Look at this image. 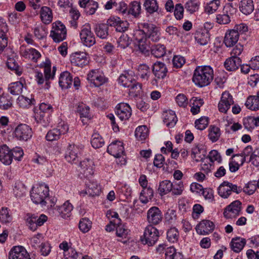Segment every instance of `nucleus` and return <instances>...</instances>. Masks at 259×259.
<instances>
[{
    "label": "nucleus",
    "mask_w": 259,
    "mask_h": 259,
    "mask_svg": "<svg viewBox=\"0 0 259 259\" xmlns=\"http://www.w3.org/2000/svg\"><path fill=\"white\" fill-rule=\"evenodd\" d=\"M133 36L139 49L141 53L146 54L151 48L152 55L156 58L163 57L165 53L164 45L157 44L150 47V41L157 42L160 38L159 28L152 23H141L138 24V28L136 29Z\"/></svg>",
    "instance_id": "1"
},
{
    "label": "nucleus",
    "mask_w": 259,
    "mask_h": 259,
    "mask_svg": "<svg viewBox=\"0 0 259 259\" xmlns=\"http://www.w3.org/2000/svg\"><path fill=\"white\" fill-rule=\"evenodd\" d=\"M213 78V70L210 66H197L194 71L192 80L199 87L209 85Z\"/></svg>",
    "instance_id": "2"
},
{
    "label": "nucleus",
    "mask_w": 259,
    "mask_h": 259,
    "mask_svg": "<svg viewBox=\"0 0 259 259\" xmlns=\"http://www.w3.org/2000/svg\"><path fill=\"white\" fill-rule=\"evenodd\" d=\"M118 83L124 88H127L129 94L133 96H137L141 92L142 85L133 77L132 74L125 72L121 74L118 79Z\"/></svg>",
    "instance_id": "3"
},
{
    "label": "nucleus",
    "mask_w": 259,
    "mask_h": 259,
    "mask_svg": "<svg viewBox=\"0 0 259 259\" xmlns=\"http://www.w3.org/2000/svg\"><path fill=\"white\" fill-rule=\"evenodd\" d=\"M49 194V187L45 184L37 185L30 192V197L33 203L45 205Z\"/></svg>",
    "instance_id": "4"
},
{
    "label": "nucleus",
    "mask_w": 259,
    "mask_h": 259,
    "mask_svg": "<svg viewBox=\"0 0 259 259\" xmlns=\"http://www.w3.org/2000/svg\"><path fill=\"white\" fill-rule=\"evenodd\" d=\"M81 42L85 47L90 48L96 44L95 35L91 30L90 24L86 23L83 25L79 33Z\"/></svg>",
    "instance_id": "5"
},
{
    "label": "nucleus",
    "mask_w": 259,
    "mask_h": 259,
    "mask_svg": "<svg viewBox=\"0 0 259 259\" xmlns=\"http://www.w3.org/2000/svg\"><path fill=\"white\" fill-rule=\"evenodd\" d=\"M159 231L152 225H148L145 229L144 234L141 237V241L143 244L149 246L154 245L159 238Z\"/></svg>",
    "instance_id": "6"
},
{
    "label": "nucleus",
    "mask_w": 259,
    "mask_h": 259,
    "mask_svg": "<svg viewBox=\"0 0 259 259\" xmlns=\"http://www.w3.org/2000/svg\"><path fill=\"white\" fill-rule=\"evenodd\" d=\"M67 30L65 26L60 21L52 24L50 36L55 42H60L66 38Z\"/></svg>",
    "instance_id": "7"
},
{
    "label": "nucleus",
    "mask_w": 259,
    "mask_h": 259,
    "mask_svg": "<svg viewBox=\"0 0 259 259\" xmlns=\"http://www.w3.org/2000/svg\"><path fill=\"white\" fill-rule=\"evenodd\" d=\"M87 79L92 87H99L107 81L103 72L99 69H93L87 75Z\"/></svg>",
    "instance_id": "8"
},
{
    "label": "nucleus",
    "mask_w": 259,
    "mask_h": 259,
    "mask_svg": "<svg viewBox=\"0 0 259 259\" xmlns=\"http://www.w3.org/2000/svg\"><path fill=\"white\" fill-rule=\"evenodd\" d=\"M83 148L84 146L82 144L69 143L65 153V158L66 160L70 163H75L78 155L81 153Z\"/></svg>",
    "instance_id": "9"
},
{
    "label": "nucleus",
    "mask_w": 259,
    "mask_h": 259,
    "mask_svg": "<svg viewBox=\"0 0 259 259\" xmlns=\"http://www.w3.org/2000/svg\"><path fill=\"white\" fill-rule=\"evenodd\" d=\"M15 137L19 141H27L32 136L31 128L26 124H20L15 129Z\"/></svg>",
    "instance_id": "10"
},
{
    "label": "nucleus",
    "mask_w": 259,
    "mask_h": 259,
    "mask_svg": "<svg viewBox=\"0 0 259 259\" xmlns=\"http://www.w3.org/2000/svg\"><path fill=\"white\" fill-rule=\"evenodd\" d=\"M241 210V202L235 200L224 209L223 215L227 219L235 218L239 215Z\"/></svg>",
    "instance_id": "11"
},
{
    "label": "nucleus",
    "mask_w": 259,
    "mask_h": 259,
    "mask_svg": "<svg viewBox=\"0 0 259 259\" xmlns=\"http://www.w3.org/2000/svg\"><path fill=\"white\" fill-rule=\"evenodd\" d=\"M9 259H31L29 253L22 246H15L9 252Z\"/></svg>",
    "instance_id": "12"
},
{
    "label": "nucleus",
    "mask_w": 259,
    "mask_h": 259,
    "mask_svg": "<svg viewBox=\"0 0 259 259\" xmlns=\"http://www.w3.org/2000/svg\"><path fill=\"white\" fill-rule=\"evenodd\" d=\"M72 64L79 67H83L89 63V58L85 52H75L70 57Z\"/></svg>",
    "instance_id": "13"
},
{
    "label": "nucleus",
    "mask_w": 259,
    "mask_h": 259,
    "mask_svg": "<svg viewBox=\"0 0 259 259\" xmlns=\"http://www.w3.org/2000/svg\"><path fill=\"white\" fill-rule=\"evenodd\" d=\"M94 162L92 159L85 158L80 162L79 170L84 177L89 178L94 174Z\"/></svg>",
    "instance_id": "14"
},
{
    "label": "nucleus",
    "mask_w": 259,
    "mask_h": 259,
    "mask_svg": "<svg viewBox=\"0 0 259 259\" xmlns=\"http://www.w3.org/2000/svg\"><path fill=\"white\" fill-rule=\"evenodd\" d=\"M132 112L130 106L125 103L118 104L115 109L116 114L121 120L128 119L132 115Z\"/></svg>",
    "instance_id": "15"
},
{
    "label": "nucleus",
    "mask_w": 259,
    "mask_h": 259,
    "mask_svg": "<svg viewBox=\"0 0 259 259\" xmlns=\"http://www.w3.org/2000/svg\"><path fill=\"white\" fill-rule=\"evenodd\" d=\"M233 103L232 95L229 92H225L222 94L221 100L218 104L219 110L221 112L226 113Z\"/></svg>",
    "instance_id": "16"
},
{
    "label": "nucleus",
    "mask_w": 259,
    "mask_h": 259,
    "mask_svg": "<svg viewBox=\"0 0 259 259\" xmlns=\"http://www.w3.org/2000/svg\"><path fill=\"white\" fill-rule=\"evenodd\" d=\"M40 67L44 68V74L46 78V89H49L50 88V79H54L55 72L56 71V67L54 66L53 70L51 71V63L49 59H46L45 62L40 64Z\"/></svg>",
    "instance_id": "17"
},
{
    "label": "nucleus",
    "mask_w": 259,
    "mask_h": 259,
    "mask_svg": "<svg viewBox=\"0 0 259 259\" xmlns=\"http://www.w3.org/2000/svg\"><path fill=\"white\" fill-rule=\"evenodd\" d=\"M147 217V221L150 224L157 225L162 221V212L157 207L153 206L148 210Z\"/></svg>",
    "instance_id": "18"
},
{
    "label": "nucleus",
    "mask_w": 259,
    "mask_h": 259,
    "mask_svg": "<svg viewBox=\"0 0 259 259\" xmlns=\"http://www.w3.org/2000/svg\"><path fill=\"white\" fill-rule=\"evenodd\" d=\"M107 151L115 157H120L124 152L123 143L120 141L113 142L108 146Z\"/></svg>",
    "instance_id": "19"
},
{
    "label": "nucleus",
    "mask_w": 259,
    "mask_h": 259,
    "mask_svg": "<svg viewBox=\"0 0 259 259\" xmlns=\"http://www.w3.org/2000/svg\"><path fill=\"white\" fill-rule=\"evenodd\" d=\"M107 22L108 23L109 26L114 27L117 31L121 32L125 31L128 25L126 21H121L119 17L110 18Z\"/></svg>",
    "instance_id": "20"
},
{
    "label": "nucleus",
    "mask_w": 259,
    "mask_h": 259,
    "mask_svg": "<svg viewBox=\"0 0 259 259\" xmlns=\"http://www.w3.org/2000/svg\"><path fill=\"white\" fill-rule=\"evenodd\" d=\"M152 72L156 77L163 79L166 76L167 69L163 63L157 61L153 65Z\"/></svg>",
    "instance_id": "21"
},
{
    "label": "nucleus",
    "mask_w": 259,
    "mask_h": 259,
    "mask_svg": "<svg viewBox=\"0 0 259 259\" xmlns=\"http://www.w3.org/2000/svg\"><path fill=\"white\" fill-rule=\"evenodd\" d=\"M162 118L164 123L170 128L174 127L178 121L175 112L171 110L163 112Z\"/></svg>",
    "instance_id": "22"
},
{
    "label": "nucleus",
    "mask_w": 259,
    "mask_h": 259,
    "mask_svg": "<svg viewBox=\"0 0 259 259\" xmlns=\"http://www.w3.org/2000/svg\"><path fill=\"white\" fill-rule=\"evenodd\" d=\"M0 161L7 165L12 162L11 149L6 145L0 147Z\"/></svg>",
    "instance_id": "23"
},
{
    "label": "nucleus",
    "mask_w": 259,
    "mask_h": 259,
    "mask_svg": "<svg viewBox=\"0 0 259 259\" xmlns=\"http://www.w3.org/2000/svg\"><path fill=\"white\" fill-rule=\"evenodd\" d=\"M239 37V36L237 32L230 29L226 32L224 42L227 47H231L237 42Z\"/></svg>",
    "instance_id": "24"
},
{
    "label": "nucleus",
    "mask_w": 259,
    "mask_h": 259,
    "mask_svg": "<svg viewBox=\"0 0 259 259\" xmlns=\"http://www.w3.org/2000/svg\"><path fill=\"white\" fill-rule=\"evenodd\" d=\"M73 81V77L71 73L68 71H64L61 73L59 80V83L62 89H68L70 88Z\"/></svg>",
    "instance_id": "25"
},
{
    "label": "nucleus",
    "mask_w": 259,
    "mask_h": 259,
    "mask_svg": "<svg viewBox=\"0 0 259 259\" xmlns=\"http://www.w3.org/2000/svg\"><path fill=\"white\" fill-rule=\"evenodd\" d=\"M195 39L201 46L206 45L209 41V34L207 29L198 30L195 34Z\"/></svg>",
    "instance_id": "26"
},
{
    "label": "nucleus",
    "mask_w": 259,
    "mask_h": 259,
    "mask_svg": "<svg viewBox=\"0 0 259 259\" xmlns=\"http://www.w3.org/2000/svg\"><path fill=\"white\" fill-rule=\"evenodd\" d=\"M241 60L239 57H231L224 63L225 68L230 71H235L241 66Z\"/></svg>",
    "instance_id": "27"
},
{
    "label": "nucleus",
    "mask_w": 259,
    "mask_h": 259,
    "mask_svg": "<svg viewBox=\"0 0 259 259\" xmlns=\"http://www.w3.org/2000/svg\"><path fill=\"white\" fill-rule=\"evenodd\" d=\"M239 9L244 15L250 14L254 9L253 0H241L239 3Z\"/></svg>",
    "instance_id": "28"
},
{
    "label": "nucleus",
    "mask_w": 259,
    "mask_h": 259,
    "mask_svg": "<svg viewBox=\"0 0 259 259\" xmlns=\"http://www.w3.org/2000/svg\"><path fill=\"white\" fill-rule=\"evenodd\" d=\"M73 208V205L69 201H66L63 205L57 206L55 209H57L62 218H67L70 217Z\"/></svg>",
    "instance_id": "29"
},
{
    "label": "nucleus",
    "mask_w": 259,
    "mask_h": 259,
    "mask_svg": "<svg viewBox=\"0 0 259 259\" xmlns=\"http://www.w3.org/2000/svg\"><path fill=\"white\" fill-rule=\"evenodd\" d=\"M214 224L209 220H203L198 225L197 230H200L201 234L204 235L208 234L213 230Z\"/></svg>",
    "instance_id": "30"
},
{
    "label": "nucleus",
    "mask_w": 259,
    "mask_h": 259,
    "mask_svg": "<svg viewBox=\"0 0 259 259\" xmlns=\"http://www.w3.org/2000/svg\"><path fill=\"white\" fill-rule=\"evenodd\" d=\"M109 25L108 23L97 24L94 29L97 36L101 39L107 38L109 35Z\"/></svg>",
    "instance_id": "31"
},
{
    "label": "nucleus",
    "mask_w": 259,
    "mask_h": 259,
    "mask_svg": "<svg viewBox=\"0 0 259 259\" xmlns=\"http://www.w3.org/2000/svg\"><path fill=\"white\" fill-rule=\"evenodd\" d=\"M245 244V239L236 237L232 239L230 245L232 250L235 252L238 253L243 249Z\"/></svg>",
    "instance_id": "32"
},
{
    "label": "nucleus",
    "mask_w": 259,
    "mask_h": 259,
    "mask_svg": "<svg viewBox=\"0 0 259 259\" xmlns=\"http://www.w3.org/2000/svg\"><path fill=\"white\" fill-rule=\"evenodd\" d=\"M22 55L25 58L31 59L34 62H36L41 57L40 53L33 48L26 49L22 52Z\"/></svg>",
    "instance_id": "33"
},
{
    "label": "nucleus",
    "mask_w": 259,
    "mask_h": 259,
    "mask_svg": "<svg viewBox=\"0 0 259 259\" xmlns=\"http://www.w3.org/2000/svg\"><path fill=\"white\" fill-rule=\"evenodd\" d=\"M87 189L85 193L92 196L99 195L101 192L100 186L97 182H89L87 183Z\"/></svg>",
    "instance_id": "34"
},
{
    "label": "nucleus",
    "mask_w": 259,
    "mask_h": 259,
    "mask_svg": "<svg viewBox=\"0 0 259 259\" xmlns=\"http://www.w3.org/2000/svg\"><path fill=\"white\" fill-rule=\"evenodd\" d=\"M246 107L252 111L259 109V96H249L245 104Z\"/></svg>",
    "instance_id": "35"
},
{
    "label": "nucleus",
    "mask_w": 259,
    "mask_h": 259,
    "mask_svg": "<svg viewBox=\"0 0 259 259\" xmlns=\"http://www.w3.org/2000/svg\"><path fill=\"white\" fill-rule=\"evenodd\" d=\"M143 6L147 13L149 14L157 12L159 9V6L156 0H145Z\"/></svg>",
    "instance_id": "36"
},
{
    "label": "nucleus",
    "mask_w": 259,
    "mask_h": 259,
    "mask_svg": "<svg viewBox=\"0 0 259 259\" xmlns=\"http://www.w3.org/2000/svg\"><path fill=\"white\" fill-rule=\"evenodd\" d=\"M41 21L45 24L50 23L53 19V14L51 9L48 7H42L40 11Z\"/></svg>",
    "instance_id": "37"
},
{
    "label": "nucleus",
    "mask_w": 259,
    "mask_h": 259,
    "mask_svg": "<svg viewBox=\"0 0 259 259\" xmlns=\"http://www.w3.org/2000/svg\"><path fill=\"white\" fill-rule=\"evenodd\" d=\"M143 189L141 192L140 200L144 204L147 203L153 197V190L150 187L143 188Z\"/></svg>",
    "instance_id": "38"
},
{
    "label": "nucleus",
    "mask_w": 259,
    "mask_h": 259,
    "mask_svg": "<svg viewBox=\"0 0 259 259\" xmlns=\"http://www.w3.org/2000/svg\"><path fill=\"white\" fill-rule=\"evenodd\" d=\"M22 81L12 82L9 85L8 91L13 95H19L22 93L24 88Z\"/></svg>",
    "instance_id": "39"
},
{
    "label": "nucleus",
    "mask_w": 259,
    "mask_h": 259,
    "mask_svg": "<svg viewBox=\"0 0 259 259\" xmlns=\"http://www.w3.org/2000/svg\"><path fill=\"white\" fill-rule=\"evenodd\" d=\"M203 103V99L197 97H193L190 100L191 112L192 113L193 115L198 114L200 112V108Z\"/></svg>",
    "instance_id": "40"
},
{
    "label": "nucleus",
    "mask_w": 259,
    "mask_h": 259,
    "mask_svg": "<svg viewBox=\"0 0 259 259\" xmlns=\"http://www.w3.org/2000/svg\"><path fill=\"white\" fill-rule=\"evenodd\" d=\"M173 184L168 180H164L159 183L158 192L161 196L170 192L172 188Z\"/></svg>",
    "instance_id": "41"
},
{
    "label": "nucleus",
    "mask_w": 259,
    "mask_h": 259,
    "mask_svg": "<svg viewBox=\"0 0 259 259\" xmlns=\"http://www.w3.org/2000/svg\"><path fill=\"white\" fill-rule=\"evenodd\" d=\"M243 125L245 128L250 130L259 126V117L248 116L243 120Z\"/></svg>",
    "instance_id": "42"
},
{
    "label": "nucleus",
    "mask_w": 259,
    "mask_h": 259,
    "mask_svg": "<svg viewBox=\"0 0 259 259\" xmlns=\"http://www.w3.org/2000/svg\"><path fill=\"white\" fill-rule=\"evenodd\" d=\"M138 74L144 80H148L151 75L150 68L146 64H141L138 66Z\"/></svg>",
    "instance_id": "43"
},
{
    "label": "nucleus",
    "mask_w": 259,
    "mask_h": 259,
    "mask_svg": "<svg viewBox=\"0 0 259 259\" xmlns=\"http://www.w3.org/2000/svg\"><path fill=\"white\" fill-rule=\"evenodd\" d=\"M228 184V182L225 181L218 188V194L222 198H227L231 195L230 186Z\"/></svg>",
    "instance_id": "44"
},
{
    "label": "nucleus",
    "mask_w": 259,
    "mask_h": 259,
    "mask_svg": "<svg viewBox=\"0 0 259 259\" xmlns=\"http://www.w3.org/2000/svg\"><path fill=\"white\" fill-rule=\"evenodd\" d=\"M141 10L140 3L137 1H133L129 5L127 15L131 14L135 17H137L140 14Z\"/></svg>",
    "instance_id": "45"
},
{
    "label": "nucleus",
    "mask_w": 259,
    "mask_h": 259,
    "mask_svg": "<svg viewBox=\"0 0 259 259\" xmlns=\"http://www.w3.org/2000/svg\"><path fill=\"white\" fill-rule=\"evenodd\" d=\"M7 66L9 69L17 75L19 76L22 74V69L18 65L15 59L9 58L7 60Z\"/></svg>",
    "instance_id": "46"
},
{
    "label": "nucleus",
    "mask_w": 259,
    "mask_h": 259,
    "mask_svg": "<svg viewBox=\"0 0 259 259\" xmlns=\"http://www.w3.org/2000/svg\"><path fill=\"white\" fill-rule=\"evenodd\" d=\"M26 192L25 186L20 181L16 182L13 189V193L16 197L24 196Z\"/></svg>",
    "instance_id": "47"
},
{
    "label": "nucleus",
    "mask_w": 259,
    "mask_h": 259,
    "mask_svg": "<svg viewBox=\"0 0 259 259\" xmlns=\"http://www.w3.org/2000/svg\"><path fill=\"white\" fill-rule=\"evenodd\" d=\"M148 128L145 125L138 127L135 131V135L139 141H143L148 137Z\"/></svg>",
    "instance_id": "48"
},
{
    "label": "nucleus",
    "mask_w": 259,
    "mask_h": 259,
    "mask_svg": "<svg viewBox=\"0 0 259 259\" xmlns=\"http://www.w3.org/2000/svg\"><path fill=\"white\" fill-rule=\"evenodd\" d=\"M35 100L32 98L20 96L17 99V103L22 108H27L30 105L34 104Z\"/></svg>",
    "instance_id": "49"
},
{
    "label": "nucleus",
    "mask_w": 259,
    "mask_h": 259,
    "mask_svg": "<svg viewBox=\"0 0 259 259\" xmlns=\"http://www.w3.org/2000/svg\"><path fill=\"white\" fill-rule=\"evenodd\" d=\"M200 6V3L197 0H189L185 5V8L190 14L197 12Z\"/></svg>",
    "instance_id": "50"
},
{
    "label": "nucleus",
    "mask_w": 259,
    "mask_h": 259,
    "mask_svg": "<svg viewBox=\"0 0 259 259\" xmlns=\"http://www.w3.org/2000/svg\"><path fill=\"white\" fill-rule=\"evenodd\" d=\"M91 143L93 147L97 149L104 145V141L98 133H94L92 135Z\"/></svg>",
    "instance_id": "51"
},
{
    "label": "nucleus",
    "mask_w": 259,
    "mask_h": 259,
    "mask_svg": "<svg viewBox=\"0 0 259 259\" xmlns=\"http://www.w3.org/2000/svg\"><path fill=\"white\" fill-rule=\"evenodd\" d=\"M77 111L80 114L81 118L90 119V107L83 103H79L77 106Z\"/></svg>",
    "instance_id": "52"
},
{
    "label": "nucleus",
    "mask_w": 259,
    "mask_h": 259,
    "mask_svg": "<svg viewBox=\"0 0 259 259\" xmlns=\"http://www.w3.org/2000/svg\"><path fill=\"white\" fill-rule=\"evenodd\" d=\"M92 222L87 218L80 219L79 223V230L83 233L89 232L92 228Z\"/></svg>",
    "instance_id": "53"
},
{
    "label": "nucleus",
    "mask_w": 259,
    "mask_h": 259,
    "mask_svg": "<svg viewBox=\"0 0 259 259\" xmlns=\"http://www.w3.org/2000/svg\"><path fill=\"white\" fill-rule=\"evenodd\" d=\"M220 0H212L209 3L206 4L205 6V12L208 14H212L214 13L220 6Z\"/></svg>",
    "instance_id": "54"
},
{
    "label": "nucleus",
    "mask_w": 259,
    "mask_h": 259,
    "mask_svg": "<svg viewBox=\"0 0 259 259\" xmlns=\"http://www.w3.org/2000/svg\"><path fill=\"white\" fill-rule=\"evenodd\" d=\"M208 137L209 139L212 142H216L220 137V128L214 125H210L209 128Z\"/></svg>",
    "instance_id": "55"
},
{
    "label": "nucleus",
    "mask_w": 259,
    "mask_h": 259,
    "mask_svg": "<svg viewBox=\"0 0 259 259\" xmlns=\"http://www.w3.org/2000/svg\"><path fill=\"white\" fill-rule=\"evenodd\" d=\"M116 225V236L122 238H126L130 230L127 229V227L124 225L120 223Z\"/></svg>",
    "instance_id": "56"
},
{
    "label": "nucleus",
    "mask_w": 259,
    "mask_h": 259,
    "mask_svg": "<svg viewBox=\"0 0 259 259\" xmlns=\"http://www.w3.org/2000/svg\"><path fill=\"white\" fill-rule=\"evenodd\" d=\"M179 233L176 228H170L167 232V239L171 243H175L178 240Z\"/></svg>",
    "instance_id": "57"
},
{
    "label": "nucleus",
    "mask_w": 259,
    "mask_h": 259,
    "mask_svg": "<svg viewBox=\"0 0 259 259\" xmlns=\"http://www.w3.org/2000/svg\"><path fill=\"white\" fill-rule=\"evenodd\" d=\"M132 40L126 34H122L118 39V47L121 49L127 48L131 44Z\"/></svg>",
    "instance_id": "58"
},
{
    "label": "nucleus",
    "mask_w": 259,
    "mask_h": 259,
    "mask_svg": "<svg viewBox=\"0 0 259 259\" xmlns=\"http://www.w3.org/2000/svg\"><path fill=\"white\" fill-rule=\"evenodd\" d=\"M33 32L35 36L39 39L44 38L47 34L46 28L41 25L35 27L34 28Z\"/></svg>",
    "instance_id": "59"
},
{
    "label": "nucleus",
    "mask_w": 259,
    "mask_h": 259,
    "mask_svg": "<svg viewBox=\"0 0 259 259\" xmlns=\"http://www.w3.org/2000/svg\"><path fill=\"white\" fill-rule=\"evenodd\" d=\"M208 124V118L207 117L203 116L195 121V127L199 130H204Z\"/></svg>",
    "instance_id": "60"
},
{
    "label": "nucleus",
    "mask_w": 259,
    "mask_h": 259,
    "mask_svg": "<svg viewBox=\"0 0 259 259\" xmlns=\"http://www.w3.org/2000/svg\"><path fill=\"white\" fill-rule=\"evenodd\" d=\"M257 186L256 181H251L246 184L243 188V191L248 195H251L255 191Z\"/></svg>",
    "instance_id": "61"
},
{
    "label": "nucleus",
    "mask_w": 259,
    "mask_h": 259,
    "mask_svg": "<svg viewBox=\"0 0 259 259\" xmlns=\"http://www.w3.org/2000/svg\"><path fill=\"white\" fill-rule=\"evenodd\" d=\"M0 221L3 223H8L12 221L7 208L3 207L0 210Z\"/></svg>",
    "instance_id": "62"
},
{
    "label": "nucleus",
    "mask_w": 259,
    "mask_h": 259,
    "mask_svg": "<svg viewBox=\"0 0 259 259\" xmlns=\"http://www.w3.org/2000/svg\"><path fill=\"white\" fill-rule=\"evenodd\" d=\"M12 105V101L9 97L1 96L0 98V108L4 110L9 109Z\"/></svg>",
    "instance_id": "63"
},
{
    "label": "nucleus",
    "mask_w": 259,
    "mask_h": 259,
    "mask_svg": "<svg viewBox=\"0 0 259 259\" xmlns=\"http://www.w3.org/2000/svg\"><path fill=\"white\" fill-rule=\"evenodd\" d=\"M67 252L64 255L66 259H80L81 257V253L77 252L72 247L70 248Z\"/></svg>",
    "instance_id": "64"
}]
</instances>
